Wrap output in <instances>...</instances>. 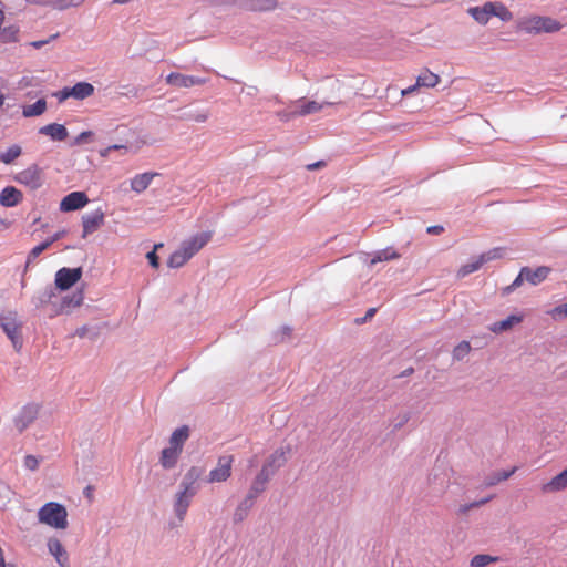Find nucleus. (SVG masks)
Masks as SVG:
<instances>
[{
    "label": "nucleus",
    "instance_id": "338daca9",
    "mask_svg": "<svg viewBox=\"0 0 567 567\" xmlns=\"http://www.w3.org/2000/svg\"><path fill=\"white\" fill-rule=\"evenodd\" d=\"M444 231V227L441 225H434L426 228L429 235H441Z\"/></svg>",
    "mask_w": 567,
    "mask_h": 567
},
{
    "label": "nucleus",
    "instance_id": "09e8293b",
    "mask_svg": "<svg viewBox=\"0 0 567 567\" xmlns=\"http://www.w3.org/2000/svg\"><path fill=\"white\" fill-rule=\"evenodd\" d=\"M292 333V328L289 326H282L279 331H277L272 341L275 343L284 342L286 339H289Z\"/></svg>",
    "mask_w": 567,
    "mask_h": 567
},
{
    "label": "nucleus",
    "instance_id": "f8f14e48",
    "mask_svg": "<svg viewBox=\"0 0 567 567\" xmlns=\"http://www.w3.org/2000/svg\"><path fill=\"white\" fill-rule=\"evenodd\" d=\"M483 7L486 10L488 21L491 17H497L504 22L511 21L513 19V13L501 2L487 1L483 4Z\"/></svg>",
    "mask_w": 567,
    "mask_h": 567
},
{
    "label": "nucleus",
    "instance_id": "bf43d9fd",
    "mask_svg": "<svg viewBox=\"0 0 567 567\" xmlns=\"http://www.w3.org/2000/svg\"><path fill=\"white\" fill-rule=\"evenodd\" d=\"M55 96L59 99L60 102H63V101H65L69 97H73L72 86L71 87H69V86L63 87L61 91H59L55 94Z\"/></svg>",
    "mask_w": 567,
    "mask_h": 567
},
{
    "label": "nucleus",
    "instance_id": "39448f33",
    "mask_svg": "<svg viewBox=\"0 0 567 567\" xmlns=\"http://www.w3.org/2000/svg\"><path fill=\"white\" fill-rule=\"evenodd\" d=\"M83 269L82 267L76 268H66L63 267L59 269L55 274L54 285L55 288L65 291L73 287L82 277Z\"/></svg>",
    "mask_w": 567,
    "mask_h": 567
},
{
    "label": "nucleus",
    "instance_id": "69168bd1",
    "mask_svg": "<svg viewBox=\"0 0 567 567\" xmlns=\"http://www.w3.org/2000/svg\"><path fill=\"white\" fill-rule=\"evenodd\" d=\"M124 89H127L126 92H123L121 93L122 95H126V96H133V97H138L140 96V92L142 91L141 89L138 87H135V86H124Z\"/></svg>",
    "mask_w": 567,
    "mask_h": 567
},
{
    "label": "nucleus",
    "instance_id": "c03bdc74",
    "mask_svg": "<svg viewBox=\"0 0 567 567\" xmlns=\"http://www.w3.org/2000/svg\"><path fill=\"white\" fill-rule=\"evenodd\" d=\"M542 20L543 17H534L525 22L524 29L529 33H540Z\"/></svg>",
    "mask_w": 567,
    "mask_h": 567
},
{
    "label": "nucleus",
    "instance_id": "a878e982",
    "mask_svg": "<svg viewBox=\"0 0 567 567\" xmlns=\"http://www.w3.org/2000/svg\"><path fill=\"white\" fill-rule=\"evenodd\" d=\"M84 299V293L82 289H78L70 296H65L62 299L60 310L63 311L64 309L69 308H75L82 305Z\"/></svg>",
    "mask_w": 567,
    "mask_h": 567
},
{
    "label": "nucleus",
    "instance_id": "9b49d317",
    "mask_svg": "<svg viewBox=\"0 0 567 567\" xmlns=\"http://www.w3.org/2000/svg\"><path fill=\"white\" fill-rule=\"evenodd\" d=\"M166 82L169 85L176 86V87H190L194 85H200L206 82L205 79L196 78L193 75H185L182 73L172 72L167 75Z\"/></svg>",
    "mask_w": 567,
    "mask_h": 567
},
{
    "label": "nucleus",
    "instance_id": "dca6fc26",
    "mask_svg": "<svg viewBox=\"0 0 567 567\" xmlns=\"http://www.w3.org/2000/svg\"><path fill=\"white\" fill-rule=\"evenodd\" d=\"M248 11H271L278 7L277 0H237Z\"/></svg>",
    "mask_w": 567,
    "mask_h": 567
},
{
    "label": "nucleus",
    "instance_id": "6e6552de",
    "mask_svg": "<svg viewBox=\"0 0 567 567\" xmlns=\"http://www.w3.org/2000/svg\"><path fill=\"white\" fill-rule=\"evenodd\" d=\"M233 455H223L218 458L217 467L209 473V482H225L231 474Z\"/></svg>",
    "mask_w": 567,
    "mask_h": 567
},
{
    "label": "nucleus",
    "instance_id": "7c9ffc66",
    "mask_svg": "<svg viewBox=\"0 0 567 567\" xmlns=\"http://www.w3.org/2000/svg\"><path fill=\"white\" fill-rule=\"evenodd\" d=\"M516 471V467H513L512 470L509 471H499V472H495L491 475H488L485 481H484V486L485 487H491V486H494L496 484H498L499 482L502 481H505L507 478H509Z\"/></svg>",
    "mask_w": 567,
    "mask_h": 567
},
{
    "label": "nucleus",
    "instance_id": "393cba45",
    "mask_svg": "<svg viewBox=\"0 0 567 567\" xmlns=\"http://www.w3.org/2000/svg\"><path fill=\"white\" fill-rule=\"evenodd\" d=\"M73 99L84 100L93 95L94 86L89 82H78L72 86Z\"/></svg>",
    "mask_w": 567,
    "mask_h": 567
},
{
    "label": "nucleus",
    "instance_id": "e433bc0d",
    "mask_svg": "<svg viewBox=\"0 0 567 567\" xmlns=\"http://www.w3.org/2000/svg\"><path fill=\"white\" fill-rule=\"evenodd\" d=\"M53 297H55V288H53L52 286H48L35 298V306L37 307H42V306L51 302Z\"/></svg>",
    "mask_w": 567,
    "mask_h": 567
},
{
    "label": "nucleus",
    "instance_id": "6e6d98bb",
    "mask_svg": "<svg viewBox=\"0 0 567 567\" xmlns=\"http://www.w3.org/2000/svg\"><path fill=\"white\" fill-rule=\"evenodd\" d=\"M268 483L269 480L257 474L250 486L257 488L260 493H264L267 488Z\"/></svg>",
    "mask_w": 567,
    "mask_h": 567
},
{
    "label": "nucleus",
    "instance_id": "72a5a7b5",
    "mask_svg": "<svg viewBox=\"0 0 567 567\" xmlns=\"http://www.w3.org/2000/svg\"><path fill=\"white\" fill-rule=\"evenodd\" d=\"M323 107V104H320L316 101H308L303 103L299 110L292 112L293 115L305 116L308 114L317 113Z\"/></svg>",
    "mask_w": 567,
    "mask_h": 567
},
{
    "label": "nucleus",
    "instance_id": "6ab92c4d",
    "mask_svg": "<svg viewBox=\"0 0 567 567\" xmlns=\"http://www.w3.org/2000/svg\"><path fill=\"white\" fill-rule=\"evenodd\" d=\"M567 487V468L554 476L549 482L542 486L544 493H554Z\"/></svg>",
    "mask_w": 567,
    "mask_h": 567
},
{
    "label": "nucleus",
    "instance_id": "49530a36",
    "mask_svg": "<svg viewBox=\"0 0 567 567\" xmlns=\"http://www.w3.org/2000/svg\"><path fill=\"white\" fill-rule=\"evenodd\" d=\"M204 473V470L202 467H198V466H192L187 472L186 474L184 475L183 480H186L190 483H196L197 484V481L200 478V476L203 475Z\"/></svg>",
    "mask_w": 567,
    "mask_h": 567
},
{
    "label": "nucleus",
    "instance_id": "412c9836",
    "mask_svg": "<svg viewBox=\"0 0 567 567\" xmlns=\"http://www.w3.org/2000/svg\"><path fill=\"white\" fill-rule=\"evenodd\" d=\"M194 496L185 495V492H177L174 502V512L179 520H183Z\"/></svg>",
    "mask_w": 567,
    "mask_h": 567
},
{
    "label": "nucleus",
    "instance_id": "864d4df0",
    "mask_svg": "<svg viewBox=\"0 0 567 567\" xmlns=\"http://www.w3.org/2000/svg\"><path fill=\"white\" fill-rule=\"evenodd\" d=\"M94 137V133L92 131H84L80 133L73 141L72 145H81L84 143L92 142Z\"/></svg>",
    "mask_w": 567,
    "mask_h": 567
},
{
    "label": "nucleus",
    "instance_id": "b1692460",
    "mask_svg": "<svg viewBox=\"0 0 567 567\" xmlns=\"http://www.w3.org/2000/svg\"><path fill=\"white\" fill-rule=\"evenodd\" d=\"M156 175L158 174L150 172L136 175L131 182V188L136 193L144 192Z\"/></svg>",
    "mask_w": 567,
    "mask_h": 567
},
{
    "label": "nucleus",
    "instance_id": "f704fd0d",
    "mask_svg": "<svg viewBox=\"0 0 567 567\" xmlns=\"http://www.w3.org/2000/svg\"><path fill=\"white\" fill-rule=\"evenodd\" d=\"M252 504L251 503H248L247 501L243 499V502H240V504L237 506L235 513H234V516H233V520L235 524H238L240 522H243L249 511L252 508Z\"/></svg>",
    "mask_w": 567,
    "mask_h": 567
},
{
    "label": "nucleus",
    "instance_id": "5701e85b",
    "mask_svg": "<svg viewBox=\"0 0 567 567\" xmlns=\"http://www.w3.org/2000/svg\"><path fill=\"white\" fill-rule=\"evenodd\" d=\"M522 316L511 315L506 319L493 323L489 330L494 333H501L512 329L515 324L522 322Z\"/></svg>",
    "mask_w": 567,
    "mask_h": 567
},
{
    "label": "nucleus",
    "instance_id": "a18cd8bd",
    "mask_svg": "<svg viewBox=\"0 0 567 567\" xmlns=\"http://www.w3.org/2000/svg\"><path fill=\"white\" fill-rule=\"evenodd\" d=\"M179 488L181 489L178 492H185V495L195 496L198 492L199 485L196 483H190L186 480H182Z\"/></svg>",
    "mask_w": 567,
    "mask_h": 567
},
{
    "label": "nucleus",
    "instance_id": "4be33fe9",
    "mask_svg": "<svg viewBox=\"0 0 567 567\" xmlns=\"http://www.w3.org/2000/svg\"><path fill=\"white\" fill-rule=\"evenodd\" d=\"M30 3H37L40 6H49L56 10H66L71 7H78L83 3L84 0H27Z\"/></svg>",
    "mask_w": 567,
    "mask_h": 567
},
{
    "label": "nucleus",
    "instance_id": "58836bf2",
    "mask_svg": "<svg viewBox=\"0 0 567 567\" xmlns=\"http://www.w3.org/2000/svg\"><path fill=\"white\" fill-rule=\"evenodd\" d=\"M471 351V344L468 341H461L453 349V359L456 361L463 360Z\"/></svg>",
    "mask_w": 567,
    "mask_h": 567
},
{
    "label": "nucleus",
    "instance_id": "f3484780",
    "mask_svg": "<svg viewBox=\"0 0 567 567\" xmlns=\"http://www.w3.org/2000/svg\"><path fill=\"white\" fill-rule=\"evenodd\" d=\"M48 548L51 555L55 557L56 563L61 567H69V556L62 543L56 538H50Z\"/></svg>",
    "mask_w": 567,
    "mask_h": 567
},
{
    "label": "nucleus",
    "instance_id": "4468645a",
    "mask_svg": "<svg viewBox=\"0 0 567 567\" xmlns=\"http://www.w3.org/2000/svg\"><path fill=\"white\" fill-rule=\"evenodd\" d=\"M39 134L49 136L52 141L62 142L69 136L66 127L62 124L51 123L39 128Z\"/></svg>",
    "mask_w": 567,
    "mask_h": 567
},
{
    "label": "nucleus",
    "instance_id": "774afa93",
    "mask_svg": "<svg viewBox=\"0 0 567 567\" xmlns=\"http://www.w3.org/2000/svg\"><path fill=\"white\" fill-rule=\"evenodd\" d=\"M327 163L324 161H318L316 163L309 164L306 166L308 171H316L326 167Z\"/></svg>",
    "mask_w": 567,
    "mask_h": 567
},
{
    "label": "nucleus",
    "instance_id": "7ed1b4c3",
    "mask_svg": "<svg viewBox=\"0 0 567 567\" xmlns=\"http://www.w3.org/2000/svg\"><path fill=\"white\" fill-rule=\"evenodd\" d=\"M290 452L291 447L289 445L286 447L277 449L267 457L258 475L270 481L271 477L275 476L276 473L287 463L288 458L286 454Z\"/></svg>",
    "mask_w": 567,
    "mask_h": 567
},
{
    "label": "nucleus",
    "instance_id": "cd10ccee",
    "mask_svg": "<svg viewBox=\"0 0 567 567\" xmlns=\"http://www.w3.org/2000/svg\"><path fill=\"white\" fill-rule=\"evenodd\" d=\"M19 27L11 24L4 28L0 27V41L2 43H16L19 41Z\"/></svg>",
    "mask_w": 567,
    "mask_h": 567
},
{
    "label": "nucleus",
    "instance_id": "052dcab7",
    "mask_svg": "<svg viewBox=\"0 0 567 567\" xmlns=\"http://www.w3.org/2000/svg\"><path fill=\"white\" fill-rule=\"evenodd\" d=\"M526 280L525 279V276L522 275V270L519 271L518 276L515 278V280L513 281V284L508 287H506L504 289L505 292H511L513 291L514 289H516L517 287H519L523 281Z\"/></svg>",
    "mask_w": 567,
    "mask_h": 567
},
{
    "label": "nucleus",
    "instance_id": "c756f323",
    "mask_svg": "<svg viewBox=\"0 0 567 567\" xmlns=\"http://www.w3.org/2000/svg\"><path fill=\"white\" fill-rule=\"evenodd\" d=\"M417 85L421 87H434L440 82V76L429 69H425L417 78Z\"/></svg>",
    "mask_w": 567,
    "mask_h": 567
},
{
    "label": "nucleus",
    "instance_id": "c85d7f7f",
    "mask_svg": "<svg viewBox=\"0 0 567 567\" xmlns=\"http://www.w3.org/2000/svg\"><path fill=\"white\" fill-rule=\"evenodd\" d=\"M190 258L192 257L181 247L169 256L167 266L169 268H179L184 266Z\"/></svg>",
    "mask_w": 567,
    "mask_h": 567
},
{
    "label": "nucleus",
    "instance_id": "c9c22d12",
    "mask_svg": "<svg viewBox=\"0 0 567 567\" xmlns=\"http://www.w3.org/2000/svg\"><path fill=\"white\" fill-rule=\"evenodd\" d=\"M21 147L17 144L7 148L6 152L0 153V162L4 164H11L16 158L21 155Z\"/></svg>",
    "mask_w": 567,
    "mask_h": 567
},
{
    "label": "nucleus",
    "instance_id": "2eb2a0df",
    "mask_svg": "<svg viewBox=\"0 0 567 567\" xmlns=\"http://www.w3.org/2000/svg\"><path fill=\"white\" fill-rule=\"evenodd\" d=\"M21 190L13 186L4 187L0 193V204L4 207H14L22 202Z\"/></svg>",
    "mask_w": 567,
    "mask_h": 567
},
{
    "label": "nucleus",
    "instance_id": "473e14b6",
    "mask_svg": "<svg viewBox=\"0 0 567 567\" xmlns=\"http://www.w3.org/2000/svg\"><path fill=\"white\" fill-rule=\"evenodd\" d=\"M399 257H400V254H398L391 247H388L385 249L377 251L374 257L371 259L370 265L372 266L380 261L398 259Z\"/></svg>",
    "mask_w": 567,
    "mask_h": 567
},
{
    "label": "nucleus",
    "instance_id": "37998d69",
    "mask_svg": "<svg viewBox=\"0 0 567 567\" xmlns=\"http://www.w3.org/2000/svg\"><path fill=\"white\" fill-rule=\"evenodd\" d=\"M493 498V496H487L485 498H482L480 501H475V502H472V503H468V504H464V505H461L460 508H458V513L460 514H467L471 509H474V508H478L481 507L482 505H485L486 503H488L491 499Z\"/></svg>",
    "mask_w": 567,
    "mask_h": 567
},
{
    "label": "nucleus",
    "instance_id": "aec40b11",
    "mask_svg": "<svg viewBox=\"0 0 567 567\" xmlns=\"http://www.w3.org/2000/svg\"><path fill=\"white\" fill-rule=\"evenodd\" d=\"M190 435V430L188 425H182L181 427L176 429L171 437H169V445L175 447L176 450L183 451V446L185 442L188 440Z\"/></svg>",
    "mask_w": 567,
    "mask_h": 567
},
{
    "label": "nucleus",
    "instance_id": "5fc2aeb1",
    "mask_svg": "<svg viewBox=\"0 0 567 567\" xmlns=\"http://www.w3.org/2000/svg\"><path fill=\"white\" fill-rule=\"evenodd\" d=\"M555 320H561L567 317V302L556 306L550 312Z\"/></svg>",
    "mask_w": 567,
    "mask_h": 567
},
{
    "label": "nucleus",
    "instance_id": "3c124183",
    "mask_svg": "<svg viewBox=\"0 0 567 567\" xmlns=\"http://www.w3.org/2000/svg\"><path fill=\"white\" fill-rule=\"evenodd\" d=\"M49 248L48 243H41L40 245L35 246L31 249V251L28 255L27 258V266L34 261L44 250Z\"/></svg>",
    "mask_w": 567,
    "mask_h": 567
},
{
    "label": "nucleus",
    "instance_id": "20e7f679",
    "mask_svg": "<svg viewBox=\"0 0 567 567\" xmlns=\"http://www.w3.org/2000/svg\"><path fill=\"white\" fill-rule=\"evenodd\" d=\"M14 179L19 184L25 185L31 189H38L44 183L43 169L39 165L32 164L28 168L18 173Z\"/></svg>",
    "mask_w": 567,
    "mask_h": 567
},
{
    "label": "nucleus",
    "instance_id": "13d9d810",
    "mask_svg": "<svg viewBox=\"0 0 567 567\" xmlns=\"http://www.w3.org/2000/svg\"><path fill=\"white\" fill-rule=\"evenodd\" d=\"M24 466L31 471H35L39 466V461L33 455H27L24 457Z\"/></svg>",
    "mask_w": 567,
    "mask_h": 567
},
{
    "label": "nucleus",
    "instance_id": "a211bd4d",
    "mask_svg": "<svg viewBox=\"0 0 567 567\" xmlns=\"http://www.w3.org/2000/svg\"><path fill=\"white\" fill-rule=\"evenodd\" d=\"M182 451L176 450L173 446H168L162 450L159 456V464L164 470H172L177 465L178 458Z\"/></svg>",
    "mask_w": 567,
    "mask_h": 567
},
{
    "label": "nucleus",
    "instance_id": "0e129e2a",
    "mask_svg": "<svg viewBox=\"0 0 567 567\" xmlns=\"http://www.w3.org/2000/svg\"><path fill=\"white\" fill-rule=\"evenodd\" d=\"M261 493L257 489V488H254L250 486L246 497L244 498L245 501H247L248 503H251L252 505L255 504V501L256 498L260 495Z\"/></svg>",
    "mask_w": 567,
    "mask_h": 567
},
{
    "label": "nucleus",
    "instance_id": "8fccbe9b",
    "mask_svg": "<svg viewBox=\"0 0 567 567\" xmlns=\"http://www.w3.org/2000/svg\"><path fill=\"white\" fill-rule=\"evenodd\" d=\"M502 251L503 249L497 247V248H493L486 252H483L480 255V258H481V262H483V265L487 261H491V260H495V259H498L502 257Z\"/></svg>",
    "mask_w": 567,
    "mask_h": 567
},
{
    "label": "nucleus",
    "instance_id": "f257e3e1",
    "mask_svg": "<svg viewBox=\"0 0 567 567\" xmlns=\"http://www.w3.org/2000/svg\"><path fill=\"white\" fill-rule=\"evenodd\" d=\"M39 522L58 529L68 527L66 508L59 503L49 502L44 504L38 512Z\"/></svg>",
    "mask_w": 567,
    "mask_h": 567
},
{
    "label": "nucleus",
    "instance_id": "4d7b16f0",
    "mask_svg": "<svg viewBox=\"0 0 567 567\" xmlns=\"http://www.w3.org/2000/svg\"><path fill=\"white\" fill-rule=\"evenodd\" d=\"M59 33H55V34H52L51 37H49L48 39L45 40H38V41H32L30 42V45L34 49H41L42 47H44L45 44L50 43L51 41L55 40L56 38H59Z\"/></svg>",
    "mask_w": 567,
    "mask_h": 567
},
{
    "label": "nucleus",
    "instance_id": "2f4dec72",
    "mask_svg": "<svg viewBox=\"0 0 567 567\" xmlns=\"http://www.w3.org/2000/svg\"><path fill=\"white\" fill-rule=\"evenodd\" d=\"M101 334V328L99 326L95 327H89V326H82L78 328L74 332V336H78L79 338H89L92 341H95Z\"/></svg>",
    "mask_w": 567,
    "mask_h": 567
},
{
    "label": "nucleus",
    "instance_id": "680f3d73",
    "mask_svg": "<svg viewBox=\"0 0 567 567\" xmlns=\"http://www.w3.org/2000/svg\"><path fill=\"white\" fill-rule=\"evenodd\" d=\"M410 419H411V413L410 412H404L400 416V421L394 424L393 431H399L404 424H406L410 421Z\"/></svg>",
    "mask_w": 567,
    "mask_h": 567
},
{
    "label": "nucleus",
    "instance_id": "f03ea898",
    "mask_svg": "<svg viewBox=\"0 0 567 567\" xmlns=\"http://www.w3.org/2000/svg\"><path fill=\"white\" fill-rule=\"evenodd\" d=\"M0 327L11 340L13 349L20 352L23 346L22 322L18 321L17 311L0 312Z\"/></svg>",
    "mask_w": 567,
    "mask_h": 567
},
{
    "label": "nucleus",
    "instance_id": "423d86ee",
    "mask_svg": "<svg viewBox=\"0 0 567 567\" xmlns=\"http://www.w3.org/2000/svg\"><path fill=\"white\" fill-rule=\"evenodd\" d=\"M40 406L35 403L24 405L14 416L13 423L19 433L28 429L38 417Z\"/></svg>",
    "mask_w": 567,
    "mask_h": 567
},
{
    "label": "nucleus",
    "instance_id": "0eeeda50",
    "mask_svg": "<svg viewBox=\"0 0 567 567\" xmlns=\"http://www.w3.org/2000/svg\"><path fill=\"white\" fill-rule=\"evenodd\" d=\"M105 213L99 208L93 213L85 214L82 216L83 233L82 238H86L90 234L96 231L101 226L104 225Z\"/></svg>",
    "mask_w": 567,
    "mask_h": 567
},
{
    "label": "nucleus",
    "instance_id": "ddd939ff",
    "mask_svg": "<svg viewBox=\"0 0 567 567\" xmlns=\"http://www.w3.org/2000/svg\"><path fill=\"white\" fill-rule=\"evenodd\" d=\"M550 272L551 268L547 266H539L536 269L527 266L522 268V275L525 276L526 281L534 286L543 282Z\"/></svg>",
    "mask_w": 567,
    "mask_h": 567
},
{
    "label": "nucleus",
    "instance_id": "bb28decb",
    "mask_svg": "<svg viewBox=\"0 0 567 567\" xmlns=\"http://www.w3.org/2000/svg\"><path fill=\"white\" fill-rule=\"evenodd\" d=\"M47 110V101L45 99H39L35 103L31 105H25L22 109V114L24 117H33L42 115Z\"/></svg>",
    "mask_w": 567,
    "mask_h": 567
},
{
    "label": "nucleus",
    "instance_id": "e2e57ef3",
    "mask_svg": "<svg viewBox=\"0 0 567 567\" xmlns=\"http://www.w3.org/2000/svg\"><path fill=\"white\" fill-rule=\"evenodd\" d=\"M66 233L68 231L65 229L59 230L55 234H53L51 237H49L47 240H44V243H48V246L50 247L53 243L63 238L66 235Z\"/></svg>",
    "mask_w": 567,
    "mask_h": 567
},
{
    "label": "nucleus",
    "instance_id": "a19ab883",
    "mask_svg": "<svg viewBox=\"0 0 567 567\" xmlns=\"http://www.w3.org/2000/svg\"><path fill=\"white\" fill-rule=\"evenodd\" d=\"M496 560H497L496 557H492V556L485 555V554H478V555H475L471 559V566L472 567H485L489 563H493V561H496Z\"/></svg>",
    "mask_w": 567,
    "mask_h": 567
},
{
    "label": "nucleus",
    "instance_id": "79ce46f5",
    "mask_svg": "<svg viewBox=\"0 0 567 567\" xmlns=\"http://www.w3.org/2000/svg\"><path fill=\"white\" fill-rule=\"evenodd\" d=\"M540 28H542V32H556V31L560 30L561 24L553 18L543 17Z\"/></svg>",
    "mask_w": 567,
    "mask_h": 567
},
{
    "label": "nucleus",
    "instance_id": "4c0bfd02",
    "mask_svg": "<svg viewBox=\"0 0 567 567\" xmlns=\"http://www.w3.org/2000/svg\"><path fill=\"white\" fill-rule=\"evenodd\" d=\"M482 266H483V262H481V258L478 256L475 261L463 265L457 270V277L464 278V277L468 276L470 274L478 270Z\"/></svg>",
    "mask_w": 567,
    "mask_h": 567
},
{
    "label": "nucleus",
    "instance_id": "9d476101",
    "mask_svg": "<svg viewBox=\"0 0 567 567\" xmlns=\"http://www.w3.org/2000/svg\"><path fill=\"white\" fill-rule=\"evenodd\" d=\"M212 238L210 231H203L200 234H196L188 240L183 241L182 248L193 257L197 254Z\"/></svg>",
    "mask_w": 567,
    "mask_h": 567
},
{
    "label": "nucleus",
    "instance_id": "de8ad7c7",
    "mask_svg": "<svg viewBox=\"0 0 567 567\" xmlns=\"http://www.w3.org/2000/svg\"><path fill=\"white\" fill-rule=\"evenodd\" d=\"M181 118L185 120V121H194V122H198V123H204L208 118V112H202V113L185 112L181 115Z\"/></svg>",
    "mask_w": 567,
    "mask_h": 567
},
{
    "label": "nucleus",
    "instance_id": "1a4fd4ad",
    "mask_svg": "<svg viewBox=\"0 0 567 567\" xmlns=\"http://www.w3.org/2000/svg\"><path fill=\"white\" fill-rule=\"evenodd\" d=\"M89 203V197L84 192H72L63 197L60 203V210L68 213L83 208Z\"/></svg>",
    "mask_w": 567,
    "mask_h": 567
},
{
    "label": "nucleus",
    "instance_id": "603ef678",
    "mask_svg": "<svg viewBox=\"0 0 567 567\" xmlns=\"http://www.w3.org/2000/svg\"><path fill=\"white\" fill-rule=\"evenodd\" d=\"M164 245L163 244H156L153 248V250L148 251L146 254V259L148 260V264L153 267V268H158L159 267V257L157 256L156 254V250L162 248Z\"/></svg>",
    "mask_w": 567,
    "mask_h": 567
},
{
    "label": "nucleus",
    "instance_id": "ea45409f",
    "mask_svg": "<svg viewBox=\"0 0 567 567\" xmlns=\"http://www.w3.org/2000/svg\"><path fill=\"white\" fill-rule=\"evenodd\" d=\"M468 14L480 24H486L488 22L486 10L484 7H471L467 10Z\"/></svg>",
    "mask_w": 567,
    "mask_h": 567
}]
</instances>
